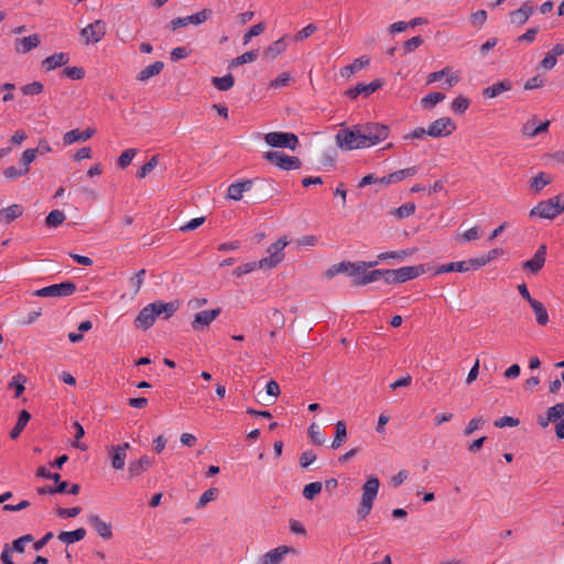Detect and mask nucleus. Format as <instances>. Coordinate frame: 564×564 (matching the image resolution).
<instances>
[{
    "instance_id": "obj_44",
    "label": "nucleus",
    "mask_w": 564,
    "mask_h": 564,
    "mask_svg": "<svg viewBox=\"0 0 564 564\" xmlns=\"http://www.w3.org/2000/svg\"><path fill=\"white\" fill-rule=\"evenodd\" d=\"M466 268L464 261L451 262L440 265L435 270V274H443L448 272H466Z\"/></svg>"
},
{
    "instance_id": "obj_11",
    "label": "nucleus",
    "mask_w": 564,
    "mask_h": 564,
    "mask_svg": "<svg viewBox=\"0 0 564 564\" xmlns=\"http://www.w3.org/2000/svg\"><path fill=\"white\" fill-rule=\"evenodd\" d=\"M455 130V122L448 117H443L433 121L426 129V132L429 137L442 138L452 134Z\"/></svg>"
},
{
    "instance_id": "obj_17",
    "label": "nucleus",
    "mask_w": 564,
    "mask_h": 564,
    "mask_svg": "<svg viewBox=\"0 0 564 564\" xmlns=\"http://www.w3.org/2000/svg\"><path fill=\"white\" fill-rule=\"evenodd\" d=\"M546 258V246L541 245L532 259L523 262L522 268L536 274L544 265Z\"/></svg>"
},
{
    "instance_id": "obj_4",
    "label": "nucleus",
    "mask_w": 564,
    "mask_h": 564,
    "mask_svg": "<svg viewBox=\"0 0 564 564\" xmlns=\"http://www.w3.org/2000/svg\"><path fill=\"white\" fill-rule=\"evenodd\" d=\"M362 141H365V148H370L382 141H384L390 133V128L387 124L378 122H366L359 123Z\"/></svg>"
},
{
    "instance_id": "obj_1",
    "label": "nucleus",
    "mask_w": 564,
    "mask_h": 564,
    "mask_svg": "<svg viewBox=\"0 0 564 564\" xmlns=\"http://www.w3.org/2000/svg\"><path fill=\"white\" fill-rule=\"evenodd\" d=\"M380 487L379 478L370 475L361 487L362 495L357 509L359 519H365L372 510Z\"/></svg>"
},
{
    "instance_id": "obj_51",
    "label": "nucleus",
    "mask_w": 564,
    "mask_h": 564,
    "mask_svg": "<svg viewBox=\"0 0 564 564\" xmlns=\"http://www.w3.org/2000/svg\"><path fill=\"white\" fill-rule=\"evenodd\" d=\"M564 415V403H556L546 411V421H556L562 419Z\"/></svg>"
},
{
    "instance_id": "obj_39",
    "label": "nucleus",
    "mask_w": 564,
    "mask_h": 564,
    "mask_svg": "<svg viewBox=\"0 0 564 564\" xmlns=\"http://www.w3.org/2000/svg\"><path fill=\"white\" fill-rule=\"evenodd\" d=\"M552 182L551 176L546 175L544 172H540L536 176L531 180L530 188L534 193L541 192L546 185Z\"/></svg>"
},
{
    "instance_id": "obj_30",
    "label": "nucleus",
    "mask_w": 564,
    "mask_h": 564,
    "mask_svg": "<svg viewBox=\"0 0 564 564\" xmlns=\"http://www.w3.org/2000/svg\"><path fill=\"white\" fill-rule=\"evenodd\" d=\"M24 208L20 204H13L0 210V216L6 224H10L23 215Z\"/></svg>"
},
{
    "instance_id": "obj_33",
    "label": "nucleus",
    "mask_w": 564,
    "mask_h": 564,
    "mask_svg": "<svg viewBox=\"0 0 564 564\" xmlns=\"http://www.w3.org/2000/svg\"><path fill=\"white\" fill-rule=\"evenodd\" d=\"M163 67H164L163 62H160V61L154 62L153 64H151V65L147 66L145 68H143L142 70H140L137 78L140 82H147L151 77L159 75L162 72Z\"/></svg>"
},
{
    "instance_id": "obj_26",
    "label": "nucleus",
    "mask_w": 564,
    "mask_h": 564,
    "mask_svg": "<svg viewBox=\"0 0 564 564\" xmlns=\"http://www.w3.org/2000/svg\"><path fill=\"white\" fill-rule=\"evenodd\" d=\"M549 120L541 122L540 124L536 126L535 117H533L522 126L521 132L523 135L528 138H534L540 133L546 132L549 130Z\"/></svg>"
},
{
    "instance_id": "obj_31",
    "label": "nucleus",
    "mask_w": 564,
    "mask_h": 564,
    "mask_svg": "<svg viewBox=\"0 0 564 564\" xmlns=\"http://www.w3.org/2000/svg\"><path fill=\"white\" fill-rule=\"evenodd\" d=\"M86 536V530L84 528H78L74 531H62L58 533L57 539L63 543L73 544L83 540Z\"/></svg>"
},
{
    "instance_id": "obj_49",
    "label": "nucleus",
    "mask_w": 564,
    "mask_h": 564,
    "mask_svg": "<svg viewBox=\"0 0 564 564\" xmlns=\"http://www.w3.org/2000/svg\"><path fill=\"white\" fill-rule=\"evenodd\" d=\"M159 164V156L153 155L151 159L143 164L140 170L137 172L138 178H144L148 174H150Z\"/></svg>"
},
{
    "instance_id": "obj_58",
    "label": "nucleus",
    "mask_w": 564,
    "mask_h": 564,
    "mask_svg": "<svg viewBox=\"0 0 564 564\" xmlns=\"http://www.w3.org/2000/svg\"><path fill=\"white\" fill-rule=\"evenodd\" d=\"M36 159V154L33 151V149H26L21 156V167L26 171V173L30 172V164L34 162Z\"/></svg>"
},
{
    "instance_id": "obj_3",
    "label": "nucleus",
    "mask_w": 564,
    "mask_h": 564,
    "mask_svg": "<svg viewBox=\"0 0 564 564\" xmlns=\"http://www.w3.org/2000/svg\"><path fill=\"white\" fill-rule=\"evenodd\" d=\"M336 144L345 151L364 149L365 141H362L360 124H354L350 128L340 129L336 137Z\"/></svg>"
},
{
    "instance_id": "obj_14",
    "label": "nucleus",
    "mask_w": 564,
    "mask_h": 564,
    "mask_svg": "<svg viewBox=\"0 0 564 564\" xmlns=\"http://www.w3.org/2000/svg\"><path fill=\"white\" fill-rule=\"evenodd\" d=\"M373 267L375 265H365L362 269H359V272L352 280V285L361 286L382 279L383 269H375L372 271H368L369 268Z\"/></svg>"
},
{
    "instance_id": "obj_8",
    "label": "nucleus",
    "mask_w": 564,
    "mask_h": 564,
    "mask_svg": "<svg viewBox=\"0 0 564 564\" xmlns=\"http://www.w3.org/2000/svg\"><path fill=\"white\" fill-rule=\"evenodd\" d=\"M267 144L273 148H288L295 150L299 145V138L291 132H269L264 135Z\"/></svg>"
},
{
    "instance_id": "obj_45",
    "label": "nucleus",
    "mask_w": 564,
    "mask_h": 564,
    "mask_svg": "<svg viewBox=\"0 0 564 564\" xmlns=\"http://www.w3.org/2000/svg\"><path fill=\"white\" fill-rule=\"evenodd\" d=\"M445 97H446L445 94L440 93V91L430 93L421 99V105L424 108H433L438 102L443 101L445 99Z\"/></svg>"
},
{
    "instance_id": "obj_25",
    "label": "nucleus",
    "mask_w": 564,
    "mask_h": 564,
    "mask_svg": "<svg viewBox=\"0 0 564 564\" xmlns=\"http://www.w3.org/2000/svg\"><path fill=\"white\" fill-rule=\"evenodd\" d=\"M96 133V130L93 128H87L84 131H79L78 129L70 130L63 135V142L65 145H69L74 142H84L90 139Z\"/></svg>"
},
{
    "instance_id": "obj_10",
    "label": "nucleus",
    "mask_w": 564,
    "mask_h": 564,
    "mask_svg": "<svg viewBox=\"0 0 564 564\" xmlns=\"http://www.w3.org/2000/svg\"><path fill=\"white\" fill-rule=\"evenodd\" d=\"M213 15V11L210 9H203L202 11L182 18H175L170 21L167 28L172 31H175L178 28L187 26L188 24H202L207 21Z\"/></svg>"
},
{
    "instance_id": "obj_24",
    "label": "nucleus",
    "mask_w": 564,
    "mask_h": 564,
    "mask_svg": "<svg viewBox=\"0 0 564 564\" xmlns=\"http://www.w3.org/2000/svg\"><path fill=\"white\" fill-rule=\"evenodd\" d=\"M253 181L245 180L229 185L227 197L234 200H240L245 192L251 191Z\"/></svg>"
},
{
    "instance_id": "obj_6",
    "label": "nucleus",
    "mask_w": 564,
    "mask_h": 564,
    "mask_svg": "<svg viewBox=\"0 0 564 564\" xmlns=\"http://www.w3.org/2000/svg\"><path fill=\"white\" fill-rule=\"evenodd\" d=\"M288 246L285 238L278 239L268 248L269 257L262 258L258 261L259 269L275 268L284 259V248Z\"/></svg>"
},
{
    "instance_id": "obj_9",
    "label": "nucleus",
    "mask_w": 564,
    "mask_h": 564,
    "mask_svg": "<svg viewBox=\"0 0 564 564\" xmlns=\"http://www.w3.org/2000/svg\"><path fill=\"white\" fill-rule=\"evenodd\" d=\"M378 261H360V262H350V261H341L337 264L332 265L326 272L325 275L327 278H333L338 273L346 272L348 275L355 279L356 274L359 272V269H362L365 265H377Z\"/></svg>"
},
{
    "instance_id": "obj_19",
    "label": "nucleus",
    "mask_w": 564,
    "mask_h": 564,
    "mask_svg": "<svg viewBox=\"0 0 564 564\" xmlns=\"http://www.w3.org/2000/svg\"><path fill=\"white\" fill-rule=\"evenodd\" d=\"M154 306L149 304L143 307L134 319L135 328L149 329L155 322Z\"/></svg>"
},
{
    "instance_id": "obj_35",
    "label": "nucleus",
    "mask_w": 564,
    "mask_h": 564,
    "mask_svg": "<svg viewBox=\"0 0 564 564\" xmlns=\"http://www.w3.org/2000/svg\"><path fill=\"white\" fill-rule=\"evenodd\" d=\"M30 420L31 414L26 410H22L19 414L14 427L10 431V437L12 440H17Z\"/></svg>"
},
{
    "instance_id": "obj_29",
    "label": "nucleus",
    "mask_w": 564,
    "mask_h": 564,
    "mask_svg": "<svg viewBox=\"0 0 564 564\" xmlns=\"http://www.w3.org/2000/svg\"><path fill=\"white\" fill-rule=\"evenodd\" d=\"M286 41L285 37H281L270 44L264 51H263V57L268 59H274L280 54H282L286 50Z\"/></svg>"
},
{
    "instance_id": "obj_2",
    "label": "nucleus",
    "mask_w": 564,
    "mask_h": 564,
    "mask_svg": "<svg viewBox=\"0 0 564 564\" xmlns=\"http://www.w3.org/2000/svg\"><path fill=\"white\" fill-rule=\"evenodd\" d=\"M564 212V193L541 200L530 210V217L554 219Z\"/></svg>"
},
{
    "instance_id": "obj_48",
    "label": "nucleus",
    "mask_w": 564,
    "mask_h": 564,
    "mask_svg": "<svg viewBox=\"0 0 564 564\" xmlns=\"http://www.w3.org/2000/svg\"><path fill=\"white\" fill-rule=\"evenodd\" d=\"M307 434L314 444L323 445L325 443V436L323 435L321 427L316 423H312L308 426Z\"/></svg>"
},
{
    "instance_id": "obj_50",
    "label": "nucleus",
    "mask_w": 564,
    "mask_h": 564,
    "mask_svg": "<svg viewBox=\"0 0 564 564\" xmlns=\"http://www.w3.org/2000/svg\"><path fill=\"white\" fill-rule=\"evenodd\" d=\"M469 104L470 100L467 97L459 95L453 100L452 110L455 113H464L468 109Z\"/></svg>"
},
{
    "instance_id": "obj_36",
    "label": "nucleus",
    "mask_w": 564,
    "mask_h": 564,
    "mask_svg": "<svg viewBox=\"0 0 564 564\" xmlns=\"http://www.w3.org/2000/svg\"><path fill=\"white\" fill-rule=\"evenodd\" d=\"M109 458L111 462V467L116 470H121L126 464L127 453L119 452L117 448H115V445H112L109 448Z\"/></svg>"
},
{
    "instance_id": "obj_12",
    "label": "nucleus",
    "mask_w": 564,
    "mask_h": 564,
    "mask_svg": "<svg viewBox=\"0 0 564 564\" xmlns=\"http://www.w3.org/2000/svg\"><path fill=\"white\" fill-rule=\"evenodd\" d=\"M383 85L384 80L381 78H377L369 84L359 83L355 87L347 89L345 95L350 99H356L360 95L368 97L383 87Z\"/></svg>"
},
{
    "instance_id": "obj_61",
    "label": "nucleus",
    "mask_w": 564,
    "mask_h": 564,
    "mask_svg": "<svg viewBox=\"0 0 564 564\" xmlns=\"http://www.w3.org/2000/svg\"><path fill=\"white\" fill-rule=\"evenodd\" d=\"M265 30L264 23L260 22L253 25L245 35H243V44H247L253 36H258L263 33Z\"/></svg>"
},
{
    "instance_id": "obj_55",
    "label": "nucleus",
    "mask_w": 564,
    "mask_h": 564,
    "mask_svg": "<svg viewBox=\"0 0 564 564\" xmlns=\"http://www.w3.org/2000/svg\"><path fill=\"white\" fill-rule=\"evenodd\" d=\"M415 212V204L412 203V202H409V203H405L403 205H401L400 207H398L395 210H394V215L400 218V219H403V218H406L411 215H413Z\"/></svg>"
},
{
    "instance_id": "obj_23",
    "label": "nucleus",
    "mask_w": 564,
    "mask_h": 564,
    "mask_svg": "<svg viewBox=\"0 0 564 564\" xmlns=\"http://www.w3.org/2000/svg\"><path fill=\"white\" fill-rule=\"evenodd\" d=\"M68 62L69 55L67 53H54L53 55L44 58L41 66L45 72H51L66 65Z\"/></svg>"
},
{
    "instance_id": "obj_22",
    "label": "nucleus",
    "mask_w": 564,
    "mask_h": 564,
    "mask_svg": "<svg viewBox=\"0 0 564 564\" xmlns=\"http://www.w3.org/2000/svg\"><path fill=\"white\" fill-rule=\"evenodd\" d=\"M425 272L424 264L411 265V267H402L395 269V275L398 278L399 283H404L406 281L413 280Z\"/></svg>"
},
{
    "instance_id": "obj_57",
    "label": "nucleus",
    "mask_w": 564,
    "mask_h": 564,
    "mask_svg": "<svg viewBox=\"0 0 564 564\" xmlns=\"http://www.w3.org/2000/svg\"><path fill=\"white\" fill-rule=\"evenodd\" d=\"M135 154H137L135 149L124 150L118 159V165L121 169H126L128 165H130V163L133 160V158L135 156Z\"/></svg>"
},
{
    "instance_id": "obj_46",
    "label": "nucleus",
    "mask_w": 564,
    "mask_h": 564,
    "mask_svg": "<svg viewBox=\"0 0 564 564\" xmlns=\"http://www.w3.org/2000/svg\"><path fill=\"white\" fill-rule=\"evenodd\" d=\"M416 172H417L416 166H411V167H406L403 170H399V171L390 173V181H392V183H398L406 177L414 176L416 174Z\"/></svg>"
},
{
    "instance_id": "obj_16",
    "label": "nucleus",
    "mask_w": 564,
    "mask_h": 564,
    "mask_svg": "<svg viewBox=\"0 0 564 564\" xmlns=\"http://www.w3.org/2000/svg\"><path fill=\"white\" fill-rule=\"evenodd\" d=\"M294 552L292 546H278L259 557L257 564H281L285 554Z\"/></svg>"
},
{
    "instance_id": "obj_62",
    "label": "nucleus",
    "mask_w": 564,
    "mask_h": 564,
    "mask_svg": "<svg viewBox=\"0 0 564 564\" xmlns=\"http://www.w3.org/2000/svg\"><path fill=\"white\" fill-rule=\"evenodd\" d=\"M520 424L519 419L512 417V416H502L494 422V425L496 427L502 429L506 426H518Z\"/></svg>"
},
{
    "instance_id": "obj_64",
    "label": "nucleus",
    "mask_w": 564,
    "mask_h": 564,
    "mask_svg": "<svg viewBox=\"0 0 564 564\" xmlns=\"http://www.w3.org/2000/svg\"><path fill=\"white\" fill-rule=\"evenodd\" d=\"M26 174H28L26 171L23 170L22 167L18 169L15 166H9V167L3 170L4 177L9 178V180L19 178V177L24 176Z\"/></svg>"
},
{
    "instance_id": "obj_7",
    "label": "nucleus",
    "mask_w": 564,
    "mask_h": 564,
    "mask_svg": "<svg viewBox=\"0 0 564 564\" xmlns=\"http://www.w3.org/2000/svg\"><path fill=\"white\" fill-rule=\"evenodd\" d=\"M263 158L280 167L283 171L297 170L301 167L302 162L296 156H290L285 153L278 151H268L264 153Z\"/></svg>"
},
{
    "instance_id": "obj_20",
    "label": "nucleus",
    "mask_w": 564,
    "mask_h": 564,
    "mask_svg": "<svg viewBox=\"0 0 564 564\" xmlns=\"http://www.w3.org/2000/svg\"><path fill=\"white\" fill-rule=\"evenodd\" d=\"M41 44V36L36 33L19 37L14 41V50L18 54H26Z\"/></svg>"
},
{
    "instance_id": "obj_38",
    "label": "nucleus",
    "mask_w": 564,
    "mask_h": 564,
    "mask_svg": "<svg viewBox=\"0 0 564 564\" xmlns=\"http://www.w3.org/2000/svg\"><path fill=\"white\" fill-rule=\"evenodd\" d=\"M257 57H258V51L257 50L248 51V52L243 53L242 55H240V56H238L236 58H232L229 62L228 68H235V67H238L240 65H243V64H247V63H251V62L256 61Z\"/></svg>"
},
{
    "instance_id": "obj_37",
    "label": "nucleus",
    "mask_w": 564,
    "mask_h": 564,
    "mask_svg": "<svg viewBox=\"0 0 564 564\" xmlns=\"http://www.w3.org/2000/svg\"><path fill=\"white\" fill-rule=\"evenodd\" d=\"M530 306L532 307V310L535 314L536 323L540 326H545L549 323V314H547V311L544 307V305L541 302H539L538 300H535L534 302H532L530 304Z\"/></svg>"
},
{
    "instance_id": "obj_28",
    "label": "nucleus",
    "mask_w": 564,
    "mask_h": 564,
    "mask_svg": "<svg viewBox=\"0 0 564 564\" xmlns=\"http://www.w3.org/2000/svg\"><path fill=\"white\" fill-rule=\"evenodd\" d=\"M512 88V83L508 79L495 83L494 85L482 90L484 98H496L505 91H509Z\"/></svg>"
},
{
    "instance_id": "obj_41",
    "label": "nucleus",
    "mask_w": 564,
    "mask_h": 564,
    "mask_svg": "<svg viewBox=\"0 0 564 564\" xmlns=\"http://www.w3.org/2000/svg\"><path fill=\"white\" fill-rule=\"evenodd\" d=\"M212 84L220 91H227L229 90L234 84L235 78L231 74H227L223 77H213Z\"/></svg>"
},
{
    "instance_id": "obj_27",
    "label": "nucleus",
    "mask_w": 564,
    "mask_h": 564,
    "mask_svg": "<svg viewBox=\"0 0 564 564\" xmlns=\"http://www.w3.org/2000/svg\"><path fill=\"white\" fill-rule=\"evenodd\" d=\"M154 306V314L156 317L163 316L164 319L170 318L178 308L176 302L164 303L162 301H155L151 303Z\"/></svg>"
},
{
    "instance_id": "obj_15",
    "label": "nucleus",
    "mask_w": 564,
    "mask_h": 564,
    "mask_svg": "<svg viewBox=\"0 0 564 564\" xmlns=\"http://www.w3.org/2000/svg\"><path fill=\"white\" fill-rule=\"evenodd\" d=\"M221 313V308L217 307L215 310H206V311H200L198 313H196L194 315V319L192 322V328L194 330H200L207 326H209V324L215 321L219 314Z\"/></svg>"
},
{
    "instance_id": "obj_5",
    "label": "nucleus",
    "mask_w": 564,
    "mask_h": 564,
    "mask_svg": "<svg viewBox=\"0 0 564 564\" xmlns=\"http://www.w3.org/2000/svg\"><path fill=\"white\" fill-rule=\"evenodd\" d=\"M77 290L73 281L52 284L34 291L32 294L39 297H66L70 296Z\"/></svg>"
},
{
    "instance_id": "obj_53",
    "label": "nucleus",
    "mask_w": 564,
    "mask_h": 564,
    "mask_svg": "<svg viewBox=\"0 0 564 564\" xmlns=\"http://www.w3.org/2000/svg\"><path fill=\"white\" fill-rule=\"evenodd\" d=\"M62 76L70 78L73 80H79L85 76V69L83 67L72 66L66 67L62 72Z\"/></svg>"
},
{
    "instance_id": "obj_56",
    "label": "nucleus",
    "mask_w": 564,
    "mask_h": 564,
    "mask_svg": "<svg viewBox=\"0 0 564 564\" xmlns=\"http://www.w3.org/2000/svg\"><path fill=\"white\" fill-rule=\"evenodd\" d=\"M33 540H34V538L32 534H25V535H22V536L15 539L11 545L12 552L23 553L25 543L32 542Z\"/></svg>"
},
{
    "instance_id": "obj_60",
    "label": "nucleus",
    "mask_w": 564,
    "mask_h": 564,
    "mask_svg": "<svg viewBox=\"0 0 564 564\" xmlns=\"http://www.w3.org/2000/svg\"><path fill=\"white\" fill-rule=\"evenodd\" d=\"M424 42V39L420 35L413 36L412 39L405 41L403 43V48L405 53H410L415 51L417 47H420Z\"/></svg>"
},
{
    "instance_id": "obj_40",
    "label": "nucleus",
    "mask_w": 564,
    "mask_h": 564,
    "mask_svg": "<svg viewBox=\"0 0 564 564\" xmlns=\"http://www.w3.org/2000/svg\"><path fill=\"white\" fill-rule=\"evenodd\" d=\"M347 437V427L344 421L336 423V434L332 442V448H339Z\"/></svg>"
},
{
    "instance_id": "obj_42",
    "label": "nucleus",
    "mask_w": 564,
    "mask_h": 564,
    "mask_svg": "<svg viewBox=\"0 0 564 564\" xmlns=\"http://www.w3.org/2000/svg\"><path fill=\"white\" fill-rule=\"evenodd\" d=\"M25 382H26V377L22 373H18L12 377L11 381L9 382L8 388L14 390V397L19 398L25 389V387H24Z\"/></svg>"
},
{
    "instance_id": "obj_52",
    "label": "nucleus",
    "mask_w": 564,
    "mask_h": 564,
    "mask_svg": "<svg viewBox=\"0 0 564 564\" xmlns=\"http://www.w3.org/2000/svg\"><path fill=\"white\" fill-rule=\"evenodd\" d=\"M44 86L40 82H32L21 87V91L25 96H34L43 93Z\"/></svg>"
},
{
    "instance_id": "obj_47",
    "label": "nucleus",
    "mask_w": 564,
    "mask_h": 564,
    "mask_svg": "<svg viewBox=\"0 0 564 564\" xmlns=\"http://www.w3.org/2000/svg\"><path fill=\"white\" fill-rule=\"evenodd\" d=\"M323 484L321 481H314L307 484L303 489V496L307 500H314L315 497L322 491Z\"/></svg>"
},
{
    "instance_id": "obj_54",
    "label": "nucleus",
    "mask_w": 564,
    "mask_h": 564,
    "mask_svg": "<svg viewBox=\"0 0 564 564\" xmlns=\"http://www.w3.org/2000/svg\"><path fill=\"white\" fill-rule=\"evenodd\" d=\"M219 495L218 488H210L206 490L199 498L197 502V508H204L208 502L215 500Z\"/></svg>"
},
{
    "instance_id": "obj_43",
    "label": "nucleus",
    "mask_w": 564,
    "mask_h": 564,
    "mask_svg": "<svg viewBox=\"0 0 564 564\" xmlns=\"http://www.w3.org/2000/svg\"><path fill=\"white\" fill-rule=\"evenodd\" d=\"M65 214L62 210L54 209L45 218V225L48 228H56L65 220Z\"/></svg>"
},
{
    "instance_id": "obj_13",
    "label": "nucleus",
    "mask_w": 564,
    "mask_h": 564,
    "mask_svg": "<svg viewBox=\"0 0 564 564\" xmlns=\"http://www.w3.org/2000/svg\"><path fill=\"white\" fill-rule=\"evenodd\" d=\"M80 35L86 44L97 43L106 35V23L102 20H96L84 28Z\"/></svg>"
},
{
    "instance_id": "obj_34",
    "label": "nucleus",
    "mask_w": 564,
    "mask_h": 564,
    "mask_svg": "<svg viewBox=\"0 0 564 564\" xmlns=\"http://www.w3.org/2000/svg\"><path fill=\"white\" fill-rule=\"evenodd\" d=\"M414 252H415L414 248L399 250V251L382 252V253H380L378 256V260L377 261L379 262V261H383V260H388V259L403 261L405 258H409V257L413 256Z\"/></svg>"
},
{
    "instance_id": "obj_21",
    "label": "nucleus",
    "mask_w": 564,
    "mask_h": 564,
    "mask_svg": "<svg viewBox=\"0 0 564 564\" xmlns=\"http://www.w3.org/2000/svg\"><path fill=\"white\" fill-rule=\"evenodd\" d=\"M153 464V459L147 455L141 456L137 460H132L128 466V476L130 479L139 477L148 470Z\"/></svg>"
},
{
    "instance_id": "obj_32",
    "label": "nucleus",
    "mask_w": 564,
    "mask_h": 564,
    "mask_svg": "<svg viewBox=\"0 0 564 564\" xmlns=\"http://www.w3.org/2000/svg\"><path fill=\"white\" fill-rule=\"evenodd\" d=\"M370 63V59L366 56H361L359 58H356L351 64L343 67L340 69V75L343 77H350L351 75H354L356 72L365 68L366 66H368Z\"/></svg>"
},
{
    "instance_id": "obj_63",
    "label": "nucleus",
    "mask_w": 564,
    "mask_h": 564,
    "mask_svg": "<svg viewBox=\"0 0 564 564\" xmlns=\"http://www.w3.org/2000/svg\"><path fill=\"white\" fill-rule=\"evenodd\" d=\"M82 512L80 507H73V508H57L56 514L59 518H75Z\"/></svg>"
},
{
    "instance_id": "obj_59",
    "label": "nucleus",
    "mask_w": 564,
    "mask_h": 564,
    "mask_svg": "<svg viewBox=\"0 0 564 564\" xmlns=\"http://www.w3.org/2000/svg\"><path fill=\"white\" fill-rule=\"evenodd\" d=\"M256 269H259L258 261L248 262V263H245L242 265L237 267L234 270V274L239 278V276H241L243 274L252 272Z\"/></svg>"
},
{
    "instance_id": "obj_18",
    "label": "nucleus",
    "mask_w": 564,
    "mask_h": 564,
    "mask_svg": "<svg viewBox=\"0 0 564 564\" xmlns=\"http://www.w3.org/2000/svg\"><path fill=\"white\" fill-rule=\"evenodd\" d=\"M87 521L100 538L105 540H110L112 538L113 533L111 524L104 521L98 514H89Z\"/></svg>"
}]
</instances>
